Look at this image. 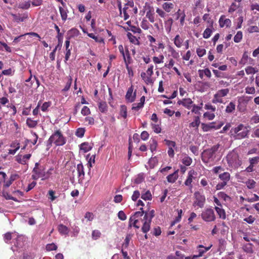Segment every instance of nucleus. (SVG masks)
Segmentation results:
<instances>
[{
    "label": "nucleus",
    "mask_w": 259,
    "mask_h": 259,
    "mask_svg": "<svg viewBox=\"0 0 259 259\" xmlns=\"http://www.w3.org/2000/svg\"><path fill=\"white\" fill-rule=\"evenodd\" d=\"M195 201L193 203V206H198L200 208H203L205 203V197L202 195L199 191H196L194 194Z\"/></svg>",
    "instance_id": "nucleus-11"
},
{
    "label": "nucleus",
    "mask_w": 259,
    "mask_h": 259,
    "mask_svg": "<svg viewBox=\"0 0 259 259\" xmlns=\"http://www.w3.org/2000/svg\"><path fill=\"white\" fill-rule=\"evenodd\" d=\"M164 56L162 55L159 57L154 56L153 57V61L155 64H160L163 62Z\"/></svg>",
    "instance_id": "nucleus-52"
},
{
    "label": "nucleus",
    "mask_w": 259,
    "mask_h": 259,
    "mask_svg": "<svg viewBox=\"0 0 259 259\" xmlns=\"http://www.w3.org/2000/svg\"><path fill=\"white\" fill-rule=\"evenodd\" d=\"M99 109L101 112H105L107 111V106L106 102H100L99 103Z\"/></svg>",
    "instance_id": "nucleus-46"
},
{
    "label": "nucleus",
    "mask_w": 259,
    "mask_h": 259,
    "mask_svg": "<svg viewBox=\"0 0 259 259\" xmlns=\"http://www.w3.org/2000/svg\"><path fill=\"white\" fill-rule=\"evenodd\" d=\"M11 15L13 18V21L17 23L23 22L27 18V16L25 14L23 15L22 16L20 14H11Z\"/></svg>",
    "instance_id": "nucleus-24"
},
{
    "label": "nucleus",
    "mask_w": 259,
    "mask_h": 259,
    "mask_svg": "<svg viewBox=\"0 0 259 259\" xmlns=\"http://www.w3.org/2000/svg\"><path fill=\"white\" fill-rule=\"evenodd\" d=\"M0 176H2V177L1 181H3L4 183L3 187L5 188L9 187L11 185V183L9 182V180L6 181V178L7 177V175L6 174V173L3 171H0Z\"/></svg>",
    "instance_id": "nucleus-31"
},
{
    "label": "nucleus",
    "mask_w": 259,
    "mask_h": 259,
    "mask_svg": "<svg viewBox=\"0 0 259 259\" xmlns=\"http://www.w3.org/2000/svg\"><path fill=\"white\" fill-rule=\"evenodd\" d=\"M57 248V246L54 243L48 244L46 246V249L48 251L56 250Z\"/></svg>",
    "instance_id": "nucleus-51"
},
{
    "label": "nucleus",
    "mask_w": 259,
    "mask_h": 259,
    "mask_svg": "<svg viewBox=\"0 0 259 259\" xmlns=\"http://www.w3.org/2000/svg\"><path fill=\"white\" fill-rule=\"evenodd\" d=\"M183 42V39H182L179 34L177 35L174 40L175 45L178 47L180 48L182 46V44Z\"/></svg>",
    "instance_id": "nucleus-38"
},
{
    "label": "nucleus",
    "mask_w": 259,
    "mask_h": 259,
    "mask_svg": "<svg viewBox=\"0 0 259 259\" xmlns=\"http://www.w3.org/2000/svg\"><path fill=\"white\" fill-rule=\"evenodd\" d=\"M243 249L248 253H251L253 252V244L250 243H246L243 245Z\"/></svg>",
    "instance_id": "nucleus-35"
},
{
    "label": "nucleus",
    "mask_w": 259,
    "mask_h": 259,
    "mask_svg": "<svg viewBox=\"0 0 259 259\" xmlns=\"http://www.w3.org/2000/svg\"><path fill=\"white\" fill-rule=\"evenodd\" d=\"M127 36L130 42L132 44L138 45L140 44V42L138 39L135 36L133 35L131 33L128 32L127 34Z\"/></svg>",
    "instance_id": "nucleus-34"
},
{
    "label": "nucleus",
    "mask_w": 259,
    "mask_h": 259,
    "mask_svg": "<svg viewBox=\"0 0 259 259\" xmlns=\"http://www.w3.org/2000/svg\"><path fill=\"white\" fill-rule=\"evenodd\" d=\"M26 35H30L31 36L36 37L38 38L39 40L40 39V37L38 33H37L36 32H31L26 33L24 34L21 35L18 37H15L13 40V42H15V43L18 42V41H19L20 38L23 37L24 36H25Z\"/></svg>",
    "instance_id": "nucleus-21"
},
{
    "label": "nucleus",
    "mask_w": 259,
    "mask_h": 259,
    "mask_svg": "<svg viewBox=\"0 0 259 259\" xmlns=\"http://www.w3.org/2000/svg\"><path fill=\"white\" fill-rule=\"evenodd\" d=\"M248 59H249L250 60H252V59L251 58L248 57L246 52H245L243 55L242 58L240 62V63L244 65L247 63V61Z\"/></svg>",
    "instance_id": "nucleus-59"
},
{
    "label": "nucleus",
    "mask_w": 259,
    "mask_h": 259,
    "mask_svg": "<svg viewBox=\"0 0 259 259\" xmlns=\"http://www.w3.org/2000/svg\"><path fill=\"white\" fill-rule=\"evenodd\" d=\"M53 170V168H50L46 171L44 165H41L39 162H36L32 171V179L34 180H37L40 178L42 181L48 180L52 174V171Z\"/></svg>",
    "instance_id": "nucleus-1"
},
{
    "label": "nucleus",
    "mask_w": 259,
    "mask_h": 259,
    "mask_svg": "<svg viewBox=\"0 0 259 259\" xmlns=\"http://www.w3.org/2000/svg\"><path fill=\"white\" fill-rule=\"evenodd\" d=\"M182 162L185 166H189L192 162V159L188 156H185L182 159Z\"/></svg>",
    "instance_id": "nucleus-40"
},
{
    "label": "nucleus",
    "mask_w": 259,
    "mask_h": 259,
    "mask_svg": "<svg viewBox=\"0 0 259 259\" xmlns=\"http://www.w3.org/2000/svg\"><path fill=\"white\" fill-rule=\"evenodd\" d=\"M124 20H127L130 16L132 17L138 13V9L135 6L133 1L130 0L124 5L122 9Z\"/></svg>",
    "instance_id": "nucleus-3"
},
{
    "label": "nucleus",
    "mask_w": 259,
    "mask_h": 259,
    "mask_svg": "<svg viewBox=\"0 0 259 259\" xmlns=\"http://www.w3.org/2000/svg\"><path fill=\"white\" fill-rule=\"evenodd\" d=\"M145 102V97L143 96L140 98V102L138 103H134L132 105V109L133 110L138 111L142 108Z\"/></svg>",
    "instance_id": "nucleus-18"
},
{
    "label": "nucleus",
    "mask_w": 259,
    "mask_h": 259,
    "mask_svg": "<svg viewBox=\"0 0 259 259\" xmlns=\"http://www.w3.org/2000/svg\"><path fill=\"white\" fill-rule=\"evenodd\" d=\"M30 154H26L23 156L18 155L17 157V161L20 164H26L27 161L30 159Z\"/></svg>",
    "instance_id": "nucleus-20"
},
{
    "label": "nucleus",
    "mask_w": 259,
    "mask_h": 259,
    "mask_svg": "<svg viewBox=\"0 0 259 259\" xmlns=\"http://www.w3.org/2000/svg\"><path fill=\"white\" fill-rule=\"evenodd\" d=\"M59 9L61 19L64 22H65L67 19V13L68 11L67 9H65L61 7H59Z\"/></svg>",
    "instance_id": "nucleus-32"
},
{
    "label": "nucleus",
    "mask_w": 259,
    "mask_h": 259,
    "mask_svg": "<svg viewBox=\"0 0 259 259\" xmlns=\"http://www.w3.org/2000/svg\"><path fill=\"white\" fill-rule=\"evenodd\" d=\"M58 230L59 232L62 234H66L68 232V228L62 224L59 225Z\"/></svg>",
    "instance_id": "nucleus-47"
},
{
    "label": "nucleus",
    "mask_w": 259,
    "mask_h": 259,
    "mask_svg": "<svg viewBox=\"0 0 259 259\" xmlns=\"http://www.w3.org/2000/svg\"><path fill=\"white\" fill-rule=\"evenodd\" d=\"M182 213H183V211L182 209L178 210V216L177 217L176 219L175 220V221L171 223V226L180 221V220H181V218H182Z\"/></svg>",
    "instance_id": "nucleus-55"
},
{
    "label": "nucleus",
    "mask_w": 259,
    "mask_h": 259,
    "mask_svg": "<svg viewBox=\"0 0 259 259\" xmlns=\"http://www.w3.org/2000/svg\"><path fill=\"white\" fill-rule=\"evenodd\" d=\"M170 52L171 53V55L172 57L176 59H178L180 57V55L179 53L175 50L174 48H171L170 49Z\"/></svg>",
    "instance_id": "nucleus-64"
},
{
    "label": "nucleus",
    "mask_w": 259,
    "mask_h": 259,
    "mask_svg": "<svg viewBox=\"0 0 259 259\" xmlns=\"http://www.w3.org/2000/svg\"><path fill=\"white\" fill-rule=\"evenodd\" d=\"M229 89H224L218 91L212 100L213 104L223 103V97H226L229 93Z\"/></svg>",
    "instance_id": "nucleus-10"
},
{
    "label": "nucleus",
    "mask_w": 259,
    "mask_h": 259,
    "mask_svg": "<svg viewBox=\"0 0 259 259\" xmlns=\"http://www.w3.org/2000/svg\"><path fill=\"white\" fill-rule=\"evenodd\" d=\"M242 36L243 34L242 31H238L234 37V41L237 43L240 42L242 39Z\"/></svg>",
    "instance_id": "nucleus-48"
},
{
    "label": "nucleus",
    "mask_w": 259,
    "mask_h": 259,
    "mask_svg": "<svg viewBox=\"0 0 259 259\" xmlns=\"http://www.w3.org/2000/svg\"><path fill=\"white\" fill-rule=\"evenodd\" d=\"M92 148V146L88 142H84L80 144V149L82 150L83 152L86 153Z\"/></svg>",
    "instance_id": "nucleus-28"
},
{
    "label": "nucleus",
    "mask_w": 259,
    "mask_h": 259,
    "mask_svg": "<svg viewBox=\"0 0 259 259\" xmlns=\"http://www.w3.org/2000/svg\"><path fill=\"white\" fill-rule=\"evenodd\" d=\"M72 78L71 76H69L68 77V81L66 82L64 88L62 90L63 92H66L69 90L70 86L72 84Z\"/></svg>",
    "instance_id": "nucleus-50"
},
{
    "label": "nucleus",
    "mask_w": 259,
    "mask_h": 259,
    "mask_svg": "<svg viewBox=\"0 0 259 259\" xmlns=\"http://www.w3.org/2000/svg\"><path fill=\"white\" fill-rule=\"evenodd\" d=\"M195 174V171L194 170H190L189 171L188 174V176L184 182V184L189 187L190 190H192L193 188V186L192 183L193 182V179H194V175Z\"/></svg>",
    "instance_id": "nucleus-14"
},
{
    "label": "nucleus",
    "mask_w": 259,
    "mask_h": 259,
    "mask_svg": "<svg viewBox=\"0 0 259 259\" xmlns=\"http://www.w3.org/2000/svg\"><path fill=\"white\" fill-rule=\"evenodd\" d=\"M120 115L124 118L127 117V108L124 105H122L120 107Z\"/></svg>",
    "instance_id": "nucleus-42"
},
{
    "label": "nucleus",
    "mask_w": 259,
    "mask_h": 259,
    "mask_svg": "<svg viewBox=\"0 0 259 259\" xmlns=\"http://www.w3.org/2000/svg\"><path fill=\"white\" fill-rule=\"evenodd\" d=\"M193 101L190 98H185L181 100H179L177 104L179 105H182L188 109H190L192 107Z\"/></svg>",
    "instance_id": "nucleus-15"
},
{
    "label": "nucleus",
    "mask_w": 259,
    "mask_h": 259,
    "mask_svg": "<svg viewBox=\"0 0 259 259\" xmlns=\"http://www.w3.org/2000/svg\"><path fill=\"white\" fill-rule=\"evenodd\" d=\"M132 60L128 49L127 47H125V61H124L125 64H131Z\"/></svg>",
    "instance_id": "nucleus-44"
},
{
    "label": "nucleus",
    "mask_w": 259,
    "mask_h": 259,
    "mask_svg": "<svg viewBox=\"0 0 259 259\" xmlns=\"http://www.w3.org/2000/svg\"><path fill=\"white\" fill-rule=\"evenodd\" d=\"M145 212L143 218L142 219L143 224L141 229L143 233H147L150 230L152 220L155 215V211L152 209Z\"/></svg>",
    "instance_id": "nucleus-5"
},
{
    "label": "nucleus",
    "mask_w": 259,
    "mask_h": 259,
    "mask_svg": "<svg viewBox=\"0 0 259 259\" xmlns=\"http://www.w3.org/2000/svg\"><path fill=\"white\" fill-rule=\"evenodd\" d=\"M146 17L149 19L150 22L154 23L155 21V13L151 10L146 12Z\"/></svg>",
    "instance_id": "nucleus-36"
},
{
    "label": "nucleus",
    "mask_w": 259,
    "mask_h": 259,
    "mask_svg": "<svg viewBox=\"0 0 259 259\" xmlns=\"http://www.w3.org/2000/svg\"><path fill=\"white\" fill-rule=\"evenodd\" d=\"M251 97H241L238 99L239 104L237 106L238 110L240 112H245L247 109V104Z\"/></svg>",
    "instance_id": "nucleus-12"
},
{
    "label": "nucleus",
    "mask_w": 259,
    "mask_h": 259,
    "mask_svg": "<svg viewBox=\"0 0 259 259\" xmlns=\"http://www.w3.org/2000/svg\"><path fill=\"white\" fill-rule=\"evenodd\" d=\"M77 171L79 180H83L84 177V171L83 166L82 163H79L77 165Z\"/></svg>",
    "instance_id": "nucleus-22"
},
{
    "label": "nucleus",
    "mask_w": 259,
    "mask_h": 259,
    "mask_svg": "<svg viewBox=\"0 0 259 259\" xmlns=\"http://www.w3.org/2000/svg\"><path fill=\"white\" fill-rule=\"evenodd\" d=\"M246 73L247 74H254L257 70L251 66H248L245 68Z\"/></svg>",
    "instance_id": "nucleus-63"
},
{
    "label": "nucleus",
    "mask_w": 259,
    "mask_h": 259,
    "mask_svg": "<svg viewBox=\"0 0 259 259\" xmlns=\"http://www.w3.org/2000/svg\"><path fill=\"white\" fill-rule=\"evenodd\" d=\"M174 8V5L171 3L165 2L162 5V8L167 13L170 12Z\"/></svg>",
    "instance_id": "nucleus-29"
},
{
    "label": "nucleus",
    "mask_w": 259,
    "mask_h": 259,
    "mask_svg": "<svg viewBox=\"0 0 259 259\" xmlns=\"http://www.w3.org/2000/svg\"><path fill=\"white\" fill-rule=\"evenodd\" d=\"M221 126L222 125H220L219 126L216 127L214 125V122H211L209 124H206L204 123H201V127L204 132H208L211 129H219L221 128Z\"/></svg>",
    "instance_id": "nucleus-16"
},
{
    "label": "nucleus",
    "mask_w": 259,
    "mask_h": 259,
    "mask_svg": "<svg viewBox=\"0 0 259 259\" xmlns=\"http://www.w3.org/2000/svg\"><path fill=\"white\" fill-rule=\"evenodd\" d=\"M132 239V236L130 234H127L124 239V242L122 244V247L127 248L129 245L130 241Z\"/></svg>",
    "instance_id": "nucleus-49"
},
{
    "label": "nucleus",
    "mask_w": 259,
    "mask_h": 259,
    "mask_svg": "<svg viewBox=\"0 0 259 259\" xmlns=\"http://www.w3.org/2000/svg\"><path fill=\"white\" fill-rule=\"evenodd\" d=\"M2 196H3L7 200H14L15 201H17V199L13 197V196H10L9 193L3 190L2 192H1V194Z\"/></svg>",
    "instance_id": "nucleus-43"
},
{
    "label": "nucleus",
    "mask_w": 259,
    "mask_h": 259,
    "mask_svg": "<svg viewBox=\"0 0 259 259\" xmlns=\"http://www.w3.org/2000/svg\"><path fill=\"white\" fill-rule=\"evenodd\" d=\"M87 35L89 37L94 39L97 42H104V39L102 37L96 36L94 33H87Z\"/></svg>",
    "instance_id": "nucleus-37"
},
{
    "label": "nucleus",
    "mask_w": 259,
    "mask_h": 259,
    "mask_svg": "<svg viewBox=\"0 0 259 259\" xmlns=\"http://www.w3.org/2000/svg\"><path fill=\"white\" fill-rule=\"evenodd\" d=\"M230 133L235 139H241L247 137L249 130L246 126L241 123L237 127L231 128Z\"/></svg>",
    "instance_id": "nucleus-4"
},
{
    "label": "nucleus",
    "mask_w": 259,
    "mask_h": 259,
    "mask_svg": "<svg viewBox=\"0 0 259 259\" xmlns=\"http://www.w3.org/2000/svg\"><path fill=\"white\" fill-rule=\"evenodd\" d=\"M101 235V232L98 230H94L92 232V236L94 240H97L99 239Z\"/></svg>",
    "instance_id": "nucleus-60"
},
{
    "label": "nucleus",
    "mask_w": 259,
    "mask_h": 259,
    "mask_svg": "<svg viewBox=\"0 0 259 259\" xmlns=\"http://www.w3.org/2000/svg\"><path fill=\"white\" fill-rule=\"evenodd\" d=\"M196 53L199 57H202L206 54V50L204 48H198L196 50Z\"/></svg>",
    "instance_id": "nucleus-62"
},
{
    "label": "nucleus",
    "mask_w": 259,
    "mask_h": 259,
    "mask_svg": "<svg viewBox=\"0 0 259 259\" xmlns=\"http://www.w3.org/2000/svg\"><path fill=\"white\" fill-rule=\"evenodd\" d=\"M150 149L152 152L156 150L157 146V142L155 139H152L150 141Z\"/></svg>",
    "instance_id": "nucleus-45"
},
{
    "label": "nucleus",
    "mask_w": 259,
    "mask_h": 259,
    "mask_svg": "<svg viewBox=\"0 0 259 259\" xmlns=\"http://www.w3.org/2000/svg\"><path fill=\"white\" fill-rule=\"evenodd\" d=\"M60 46H59V44L54 49L53 51L50 54V58L51 61H54L55 59V53L58 48L61 49Z\"/></svg>",
    "instance_id": "nucleus-56"
},
{
    "label": "nucleus",
    "mask_w": 259,
    "mask_h": 259,
    "mask_svg": "<svg viewBox=\"0 0 259 259\" xmlns=\"http://www.w3.org/2000/svg\"><path fill=\"white\" fill-rule=\"evenodd\" d=\"M198 72L199 76L201 79L203 78L204 75L209 78L211 76V72L208 68H205L202 70L199 69Z\"/></svg>",
    "instance_id": "nucleus-23"
},
{
    "label": "nucleus",
    "mask_w": 259,
    "mask_h": 259,
    "mask_svg": "<svg viewBox=\"0 0 259 259\" xmlns=\"http://www.w3.org/2000/svg\"><path fill=\"white\" fill-rule=\"evenodd\" d=\"M235 103L233 102H230L226 106L225 112L229 114L233 113L235 111Z\"/></svg>",
    "instance_id": "nucleus-27"
},
{
    "label": "nucleus",
    "mask_w": 259,
    "mask_h": 259,
    "mask_svg": "<svg viewBox=\"0 0 259 259\" xmlns=\"http://www.w3.org/2000/svg\"><path fill=\"white\" fill-rule=\"evenodd\" d=\"M215 211L219 215L220 218L225 220L226 218V212L224 209L218 206L214 207Z\"/></svg>",
    "instance_id": "nucleus-30"
},
{
    "label": "nucleus",
    "mask_w": 259,
    "mask_h": 259,
    "mask_svg": "<svg viewBox=\"0 0 259 259\" xmlns=\"http://www.w3.org/2000/svg\"><path fill=\"white\" fill-rule=\"evenodd\" d=\"M140 210L141 211H136L134 213V214L131 217L129 220V227H132V226L134 227L137 229H139L140 228V225H138V223L139 221V219L142 221L141 217L143 216L144 214H145V211L143 210V208H141Z\"/></svg>",
    "instance_id": "nucleus-8"
},
{
    "label": "nucleus",
    "mask_w": 259,
    "mask_h": 259,
    "mask_svg": "<svg viewBox=\"0 0 259 259\" xmlns=\"http://www.w3.org/2000/svg\"><path fill=\"white\" fill-rule=\"evenodd\" d=\"M200 121L199 117L195 116L194 117V120L190 123L189 127H196L197 128L200 124Z\"/></svg>",
    "instance_id": "nucleus-39"
},
{
    "label": "nucleus",
    "mask_w": 259,
    "mask_h": 259,
    "mask_svg": "<svg viewBox=\"0 0 259 259\" xmlns=\"http://www.w3.org/2000/svg\"><path fill=\"white\" fill-rule=\"evenodd\" d=\"M26 124L27 126L30 128L35 127L37 124V121L33 120L30 118H28L26 120Z\"/></svg>",
    "instance_id": "nucleus-41"
},
{
    "label": "nucleus",
    "mask_w": 259,
    "mask_h": 259,
    "mask_svg": "<svg viewBox=\"0 0 259 259\" xmlns=\"http://www.w3.org/2000/svg\"><path fill=\"white\" fill-rule=\"evenodd\" d=\"M256 182L252 179H249L246 182V185L248 189H253L255 186Z\"/></svg>",
    "instance_id": "nucleus-54"
},
{
    "label": "nucleus",
    "mask_w": 259,
    "mask_h": 259,
    "mask_svg": "<svg viewBox=\"0 0 259 259\" xmlns=\"http://www.w3.org/2000/svg\"><path fill=\"white\" fill-rule=\"evenodd\" d=\"M219 23L221 27L224 26L230 27L231 25V21L229 19L225 18V16L222 15L219 19Z\"/></svg>",
    "instance_id": "nucleus-19"
},
{
    "label": "nucleus",
    "mask_w": 259,
    "mask_h": 259,
    "mask_svg": "<svg viewBox=\"0 0 259 259\" xmlns=\"http://www.w3.org/2000/svg\"><path fill=\"white\" fill-rule=\"evenodd\" d=\"M151 125L152 130L155 133L159 134V133H161V128L159 124H155V123H151Z\"/></svg>",
    "instance_id": "nucleus-53"
},
{
    "label": "nucleus",
    "mask_w": 259,
    "mask_h": 259,
    "mask_svg": "<svg viewBox=\"0 0 259 259\" xmlns=\"http://www.w3.org/2000/svg\"><path fill=\"white\" fill-rule=\"evenodd\" d=\"M200 215L202 220L206 222H213L216 219L214 211L211 208H207L204 209Z\"/></svg>",
    "instance_id": "nucleus-9"
},
{
    "label": "nucleus",
    "mask_w": 259,
    "mask_h": 259,
    "mask_svg": "<svg viewBox=\"0 0 259 259\" xmlns=\"http://www.w3.org/2000/svg\"><path fill=\"white\" fill-rule=\"evenodd\" d=\"M48 143L50 145L54 143L56 146H63L66 143V139L61 131L57 130L49 138Z\"/></svg>",
    "instance_id": "nucleus-6"
},
{
    "label": "nucleus",
    "mask_w": 259,
    "mask_h": 259,
    "mask_svg": "<svg viewBox=\"0 0 259 259\" xmlns=\"http://www.w3.org/2000/svg\"><path fill=\"white\" fill-rule=\"evenodd\" d=\"M134 87L133 85H132L130 87L125 95V99L126 100L132 103L135 101L136 97V91L133 92Z\"/></svg>",
    "instance_id": "nucleus-13"
},
{
    "label": "nucleus",
    "mask_w": 259,
    "mask_h": 259,
    "mask_svg": "<svg viewBox=\"0 0 259 259\" xmlns=\"http://www.w3.org/2000/svg\"><path fill=\"white\" fill-rule=\"evenodd\" d=\"M227 160L229 165L234 168H237L242 164L238 154L234 152L227 155Z\"/></svg>",
    "instance_id": "nucleus-7"
},
{
    "label": "nucleus",
    "mask_w": 259,
    "mask_h": 259,
    "mask_svg": "<svg viewBox=\"0 0 259 259\" xmlns=\"http://www.w3.org/2000/svg\"><path fill=\"white\" fill-rule=\"evenodd\" d=\"M178 178V170L175 171L172 174L167 176L166 179L168 182L174 183Z\"/></svg>",
    "instance_id": "nucleus-25"
},
{
    "label": "nucleus",
    "mask_w": 259,
    "mask_h": 259,
    "mask_svg": "<svg viewBox=\"0 0 259 259\" xmlns=\"http://www.w3.org/2000/svg\"><path fill=\"white\" fill-rule=\"evenodd\" d=\"M55 28L57 32V38L58 39L59 46H60V47H61L63 41V34L60 32V28L56 24H55Z\"/></svg>",
    "instance_id": "nucleus-26"
},
{
    "label": "nucleus",
    "mask_w": 259,
    "mask_h": 259,
    "mask_svg": "<svg viewBox=\"0 0 259 259\" xmlns=\"http://www.w3.org/2000/svg\"><path fill=\"white\" fill-rule=\"evenodd\" d=\"M212 245H210L208 247H205L202 245H199L197 248L198 250L196 251V253H197L196 254H195V257H200L203 255V254L206 252L207 251L209 250L210 248L211 247Z\"/></svg>",
    "instance_id": "nucleus-17"
},
{
    "label": "nucleus",
    "mask_w": 259,
    "mask_h": 259,
    "mask_svg": "<svg viewBox=\"0 0 259 259\" xmlns=\"http://www.w3.org/2000/svg\"><path fill=\"white\" fill-rule=\"evenodd\" d=\"M219 178L223 182L228 183L230 179V174L228 172H224L219 176Z\"/></svg>",
    "instance_id": "nucleus-33"
},
{
    "label": "nucleus",
    "mask_w": 259,
    "mask_h": 259,
    "mask_svg": "<svg viewBox=\"0 0 259 259\" xmlns=\"http://www.w3.org/2000/svg\"><path fill=\"white\" fill-rule=\"evenodd\" d=\"M249 163L254 166V165L259 162V156H255L249 159Z\"/></svg>",
    "instance_id": "nucleus-61"
},
{
    "label": "nucleus",
    "mask_w": 259,
    "mask_h": 259,
    "mask_svg": "<svg viewBox=\"0 0 259 259\" xmlns=\"http://www.w3.org/2000/svg\"><path fill=\"white\" fill-rule=\"evenodd\" d=\"M203 105V103L201 102L200 103V106H197L195 104H192V109L191 110V111L192 112H194L195 113H198L199 112V111L201 109L202 106Z\"/></svg>",
    "instance_id": "nucleus-58"
},
{
    "label": "nucleus",
    "mask_w": 259,
    "mask_h": 259,
    "mask_svg": "<svg viewBox=\"0 0 259 259\" xmlns=\"http://www.w3.org/2000/svg\"><path fill=\"white\" fill-rule=\"evenodd\" d=\"M141 198L145 200H151L152 199V195L150 192L149 191H147L142 195Z\"/></svg>",
    "instance_id": "nucleus-57"
},
{
    "label": "nucleus",
    "mask_w": 259,
    "mask_h": 259,
    "mask_svg": "<svg viewBox=\"0 0 259 259\" xmlns=\"http://www.w3.org/2000/svg\"><path fill=\"white\" fill-rule=\"evenodd\" d=\"M220 146V144H218L204 150L201 154L202 161L206 164L213 162L216 158V152Z\"/></svg>",
    "instance_id": "nucleus-2"
}]
</instances>
